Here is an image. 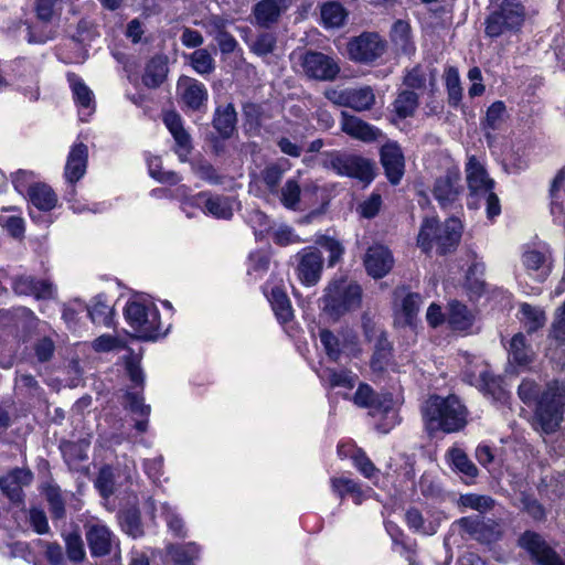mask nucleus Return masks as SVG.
I'll return each mask as SVG.
<instances>
[{
	"label": "nucleus",
	"instance_id": "f257e3e1",
	"mask_svg": "<svg viewBox=\"0 0 565 565\" xmlns=\"http://www.w3.org/2000/svg\"><path fill=\"white\" fill-rule=\"evenodd\" d=\"M539 392V385L531 380H523L518 391L525 404L536 403L535 424L542 431L550 434L563 422L565 387L555 381L547 385L540 398Z\"/></svg>",
	"mask_w": 565,
	"mask_h": 565
},
{
	"label": "nucleus",
	"instance_id": "f03ea898",
	"mask_svg": "<svg viewBox=\"0 0 565 565\" xmlns=\"http://www.w3.org/2000/svg\"><path fill=\"white\" fill-rule=\"evenodd\" d=\"M425 425L429 431H458L465 427L466 408L456 396H430L422 408Z\"/></svg>",
	"mask_w": 565,
	"mask_h": 565
},
{
	"label": "nucleus",
	"instance_id": "7ed1b4c3",
	"mask_svg": "<svg viewBox=\"0 0 565 565\" xmlns=\"http://www.w3.org/2000/svg\"><path fill=\"white\" fill-rule=\"evenodd\" d=\"M461 232L462 225L457 217L448 218L443 225L436 217H426L417 236V245L425 253L436 247L439 254H447L457 247Z\"/></svg>",
	"mask_w": 565,
	"mask_h": 565
},
{
	"label": "nucleus",
	"instance_id": "20e7f679",
	"mask_svg": "<svg viewBox=\"0 0 565 565\" xmlns=\"http://www.w3.org/2000/svg\"><path fill=\"white\" fill-rule=\"evenodd\" d=\"M125 318L136 337L142 340H156L161 332L159 310L149 299L135 297L125 307Z\"/></svg>",
	"mask_w": 565,
	"mask_h": 565
},
{
	"label": "nucleus",
	"instance_id": "39448f33",
	"mask_svg": "<svg viewBox=\"0 0 565 565\" xmlns=\"http://www.w3.org/2000/svg\"><path fill=\"white\" fill-rule=\"evenodd\" d=\"M362 301V289L353 281L339 279L331 281L322 298L323 310L332 317H340L355 310Z\"/></svg>",
	"mask_w": 565,
	"mask_h": 565
},
{
	"label": "nucleus",
	"instance_id": "423d86ee",
	"mask_svg": "<svg viewBox=\"0 0 565 565\" xmlns=\"http://www.w3.org/2000/svg\"><path fill=\"white\" fill-rule=\"evenodd\" d=\"M524 7L518 0H503L486 20V34L498 38L520 31L524 22Z\"/></svg>",
	"mask_w": 565,
	"mask_h": 565
},
{
	"label": "nucleus",
	"instance_id": "0eeeda50",
	"mask_svg": "<svg viewBox=\"0 0 565 565\" xmlns=\"http://www.w3.org/2000/svg\"><path fill=\"white\" fill-rule=\"evenodd\" d=\"M233 204L234 202L230 196L201 192L184 200L182 209L189 217L193 216V213L188 211V206H196L202 209L204 214L215 218L228 220L233 216Z\"/></svg>",
	"mask_w": 565,
	"mask_h": 565
},
{
	"label": "nucleus",
	"instance_id": "6e6552de",
	"mask_svg": "<svg viewBox=\"0 0 565 565\" xmlns=\"http://www.w3.org/2000/svg\"><path fill=\"white\" fill-rule=\"evenodd\" d=\"M302 72L318 81H332L340 73L338 61L321 52L309 51L300 56Z\"/></svg>",
	"mask_w": 565,
	"mask_h": 565
},
{
	"label": "nucleus",
	"instance_id": "1a4fd4ad",
	"mask_svg": "<svg viewBox=\"0 0 565 565\" xmlns=\"http://www.w3.org/2000/svg\"><path fill=\"white\" fill-rule=\"evenodd\" d=\"M296 275L300 282L307 287L316 286L322 274L323 258L316 247H305L296 254Z\"/></svg>",
	"mask_w": 565,
	"mask_h": 565
},
{
	"label": "nucleus",
	"instance_id": "9d476101",
	"mask_svg": "<svg viewBox=\"0 0 565 565\" xmlns=\"http://www.w3.org/2000/svg\"><path fill=\"white\" fill-rule=\"evenodd\" d=\"M348 55L355 62H372L385 51V42L377 33L364 32L348 43Z\"/></svg>",
	"mask_w": 565,
	"mask_h": 565
},
{
	"label": "nucleus",
	"instance_id": "9b49d317",
	"mask_svg": "<svg viewBox=\"0 0 565 565\" xmlns=\"http://www.w3.org/2000/svg\"><path fill=\"white\" fill-rule=\"evenodd\" d=\"M330 167L340 175L355 178L366 183L374 178L373 163L361 157L334 154L330 160Z\"/></svg>",
	"mask_w": 565,
	"mask_h": 565
},
{
	"label": "nucleus",
	"instance_id": "f8f14e48",
	"mask_svg": "<svg viewBox=\"0 0 565 565\" xmlns=\"http://www.w3.org/2000/svg\"><path fill=\"white\" fill-rule=\"evenodd\" d=\"M462 191L460 172L458 169H450L444 175L436 179L433 193L443 209L452 206Z\"/></svg>",
	"mask_w": 565,
	"mask_h": 565
},
{
	"label": "nucleus",
	"instance_id": "ddd939ff",
	"mask_svg": "<svg viewBox=\"0 0 565 565\" xmlns=\"http://www.w3.org/2000/svg\"><path fill=\"white\" fill-rule=\"evenodd\" d=\"M520 545L541 565H565L562 558L533 532H525L520 539Z\"/></svg>",
	"mask_w": 565,
	"mask_h": 565
},
{
	"label": "nucleus",
	"instance_id": "4468645a",
	"mask_svg": "<svg viewBox=\"0 0 565 565\" xmlns=\"http://www.w3.org/2000/svg\"><path fill=\"white\" fill-rule=\"evenodd\" d=\"M457 524L471 539L481 543H491L500 536L499 525L490 520L467 516L458 520Z\"/></svg>",
	"mask_w": 565,
	"mask_h": 565
},
{
	"label": "nucleus",
	"instance_id": "2eb2a0df",
	"mask_svg": "<svg viewBox=\"0 0 565 565\" xmlns=\"http://www.w3.org/2000/svg\"><path fill=\"white\" fill-rule=\"evenodd\" d=\"M466 178L471 198L478 199L493 189V181L488 177L486 169L475 157L468 159Z\"/></svg>",
	"mask_w": 565,
	"mask_h": 565
},
{
	"label": "nucleus",
	"instance_id": "dca6fc26",
	"mask_svg": "<svg viewBox=\"0 0 565 565\" xmlns=\"http://www.w3.org/2000/svg\"><path fill=\"white\" fill-rule=\"evenodd\" d=\"M381 162L392 184H397L404 174V156L396 142H387L381 148Z\"/></svg>",
	"mask_w": 565,
	"mask_h": 565
},
{
	"label": "nucleus",
	"instance_id": "f3484780",
	"mask_svg": "<svg viewBox=\"0 0 565 565\" xmlns=\"http://www.w3.org/2000/svg\"><path fill=\"white\" fill-rule=\"evenodd\" d=\"M394 259L390 249L383 245L371 246L364 258L366 271L373 278L384 277L393 267Z\"/></svg>",
	"mask_w": 565,
	"mask_h": 565
},
{
	"label": "nucleus",
	"instance_id": "a211bd4d",
	"mask_svg": "<svg viewBox=\"0 0 565 565\" xmlns=\"http://www.w3.org/2000/svg\"><path fill=\"white\" fill-rule=\"evenodd\" d=\"M288 9L286 0H260L253 8L255 23L262 28L276 24Z\"/></svg>",
	"mask_w": 565,
	"mask_h": 565
},
{
	"label": "nucleus",
	"instance_id": "6ab92c4d",
	"mask_svg": "<svg viewBox=\"0 0 565 565\" xmlns=\"http://www.w3.org/2000/svg\"><path fill=\"white\" fill-rule=\"evenodd\" d=\"M33 475L29 469L15 468L0 479V489L13 502L22 500V488L29 486Z\"/></svg>",
	"mask_w": 565,
	"mask_h": 565
},
{
	"label": "nucleus",
	"instance_id": "aec40b11",
	"mask_svg": "<svg viewBox=\"0 0 565 565\" xmlns=\"http://www.w3.org/2000/svg\"><path fill=\"white\" fill-rule=\"evenodd\" d=\"M177 89L186 107L196 110L207 100V90L199 81L184 76L178 81Z\"/></svg>",
	"mask_w": 565,
	"mask_h": 565
},
{
	"label": "nucleus",
	"instance_id": "412c9836",
	"mask_svg": "<svg viewBox=\"0 0 565 565\" xmlns=\"http://www.w3.org/2000/svg\"><path fill=\"white\" fill-rule=\"evenodd\" d=\"M88 149L83 142L75 143L67 156L64 175L67 182L74 184L81 180L87 168Z\"/></svg>",
	"mask_w": 565,
	"mask_h": 565
},
{
	"label": "nucleus",
	"instance_id": "4be33fe9",
	"mask_svg": "<svg viewBox=\"0 0 565 565\" xmlns=\"http://www.w3.org/2000/svg\"><path fill=\"white\" fill-rule=\"evenodd\" d=\"M407 525L415 532L433 535L437 532L444 515L441 512H427L424 515L419 510L412 508L405 514Z\"/></svg>",
	"mask_w": 565,
	"mask_h": 565
},
{
	"label": "nucleus",
	"instance_id": "5701e85b",
	"mask_svg": "<svg viewBox=\"0 0 565 565\" xmlns=\"http://www.w3.org/2000/svg\"><path fill=\"white\" fill-rule=\"evenodd\" d=\"M341 129L350 137L364 142L375 141L381 136L380 129L345 111H342Z\"/></svg>",
	"mask_w": 565,
	"mask_h": 565
},
{
	"label": "nucleus",
	"instance_id": "b1692460",
	"mask_svg": "<svg viewBox=\"0 0 565 565\" xmlns=\"http://www.w3.org/2000/svg\"><path fill=\"white\" fill-rule=\"evenodd\" d=\"M163 122L175 140L179 158L182 161L185 160L191 149V140L189 134L183 128L180 115L175 111H167L163 115Z\"/></svg>",
	"mask_w": 565,
	"mask_h": 565
},
{
	"label": "nucleus",
	"instance_id": "393cba45",
	"mask_svg": "<svg viewBox=\"0 0 565 565\" xmlns=\"http://www.w3.org/2000/svg\"><path fill=\"white\" fill-rule=\"evenodd\" d=\"M68 82L73 92L74 100L79 108L82 120H86L95 109V98L90 88L76 75H70Z\"/></svg>",
	"mask_w": 565,
	"mask_h": 565
},
{
	"label": "nucleus",
	"instance_id": "a878e982",
	"mask_svg": "<svg viewBox=\"0 0 565 565\" xmlns=\"http://www.w3.org/2000/svg\"><path fill=\"white\" fill-rule=\"evenodd\" d=\"M86 539L92 555L104 556L110 553L113 536L108 527L102 524L89 526Z\"/></svg>",
	"mask_w": 565,
	"mask_h": 565
},
{
	"label": "nucleus",
	"instance_id": "bb28decb",
	"mask_svg": "<svg viewBox=\"0 0 565 565\" xmlns=\"http://www.w3.org/2000/svg\"><path fill=\"white\" fill-rule=\"evenodd\" d=\"M551 212L554 218L561 222L565 213V167L559 169L550 186Z\"/></svg>",
	"mask_w": 565,
	"mask_h": 565
},
{
	"label": "nucleus",
	"instance_id": "cd10ccee",
	"mask_svg": "<svg viewBox=\"0 0 565 565\" xmlns=\"http://www.w3.org/2000/svg\"><path fill=\"white\" fill-rule=\"evenodd\" d=\"M447 321L452 330L468 332L473 326L475 315L466 305L454 300L449 303Z\"/></svg>",
	"mask_w": 565,
	"mask_h": 565
},
{
	"label": "nucleus",
	"instance_id": "c85d7f7f",
	"mask_svg": "<svg viewBox=\"0 0 565 565\" xmlns=\"http://www.w3.org/2000/svg\"><path fill=\"white\" fill-rule=\"evenodd\" d=\"M534 358L531 347L526 345L525 338L522 333H516L510 342L509 364L521 369L526 367Z\"/></svg>",
	"mask_w": 565,
	"mask_h": 565
},
{
	"label": "nucleus",
	"instance_id": "c756f323",
	"mask_svg": "<svg viewBox=\"0 0 565 565\" xmlns=\"http://www.w3.org/2000/svg\"><path fill=\"white\" fill-rule=\"evenodd\" d=\"M28 198L33 206L43 212L53 210L57 204L55 192L44 183L31 185L28 191Z\"/></svg>",
	"mask_w": 565,
	"mask_h": 565
},
{
	"label": "nucleus",
	"instance_id": "7c9ffc66",
	"mask_svg": "<svg viewBox=\"0 0 565 565\" xmlns=\"http://www.w3.org/2000/svg\"><path fill=\"white\" fill-rule=\"evenodd\" d=\"M321 21L327 29H338L344 25L349 12L337 1H328L320 7Z\"/></svg>",
	"mask_w": 565,
	"mask_h": 565
},
{
	"label": "nucleus",
	"instance_id": "2f4dec72",
	"mask_svg": "<svg viewBox=\"0 0 565 565\" xmlns=\"http://www.w3.org/2000/svg\"><path fill=\"white\" fill-rule=\"evenodd\" d=\"M266 292H268V300L271 303L277 319L281 322L289 321L294 313L290 300L285 290L276 286L268 291V287H266Z\"/></svg>",
	"mask_w": 565,
	"mask_h": 565
},
{
	"label": "nucleus",
	"instance_id": "473e14b6",
	"mask_svg": "<svg viewBox=\"0 0 565 565\" xmlns=\"http://www.w3.org/2000/svg\"><path fill=\"white\" fill-rule=\"evenodd\" d=\"M168 74L167 61L162 56L153 57L146 66L142 83L149 88L160 86Z\"/></svg>",
	"mask_w": 565,
	"mask_h": 565
},
{
	"label": "nucleus",
	"instance_id": "72a5a7b5",
	"mask_svg": "<svg viewBox=\"0 0 565 565\" xmlns=\"http://www.w3.org/2000/svg\"><path fill=\"white\" fill-rule=\"evenodd\" d=\"M448 459L452 467L466 478V482H469L478 475V469L468 456L459 448H451L448 451Z\"/></svg>",
	"mask_w": 565,
	"mask_h": 565
},
{
	"label": "nucleus",
	"instance_id": "f704fd0d",
	"mask_svg": "<svg viewBox=\"0 0 565 565\" xmlns=\"http://www.w3.org/2000/svg\"><path fill=\"white\" fill-rule=\"evenodd\" d=\"M236 122V113L234 107L228 104L225 107H218L214 117V127L221 134L222 137L228 138Z\"/></svg>",
	"mask_w": 565,
	"mask_h": 565
},
{
	"label": "nucleus",
	"instance_id": "c9c22d12",
	"mask_svg": "<svg viewBox=\"0 0 565 565\" xmlns=\"http://www.w3.org/2000/svg\"><path fill=\"white\" fill-rule=\"evenodd\" d=\"M323 382H328L331 387H343L351 390L358 380L351 371L326 369L319 374Z\"/></svg>",
	"mask_w": 565,
	"mask_h": 565
},
{
	"label": "nucleus",
	"instance_id": "e433bc0d",
	"mask_svg": "<svg viewBox=\"0 0 565 565\" xmlns=\"http://www.w3.org/2000/svg\"><path fill=\"white\" fill-rule=\"evenodd\" d=\"M348 107L363 111L370 109L375 103L373 89L369 86L360 88H349Z\"/></svg>",
	"mask_w": 565,
	"mask_h": 565
},
{
	"label": "nucleus",
	"instance_id": "4c0bfd02",
	"mask_svg": "<svg viewBox=\"0 0 565 565\" xmlns=\"http://www.w3.org/2000/svg\"><path fill=\"white\" fill-rule=\"evenodd\" d=\"M87 310L93 323L105 327L111 326L113 308L102 297L94 298Z\"/></svg>",
	"mask_w": 565,
	"mask_h": 565
},
{
	"label": "nucleus",
	"instance_id": "58836bf2",
	"mask_svg": "<svg viewBox=\"0 0 565 565\" xmlns=\"http://www.w3.org/2000/svg\"><path fill=\"white\" fill-rule=\"evenodd\" d=\"M392 41L404 54H412L415 46L411 41V26L407 22L398 20L392 28Z\"/></svg>",
	"mask_w": 565,
	"mask_h": 565
},
{
	"label": "nucleus",
	"instance_id": "ea45409f",
	"mask_svg": "<svg viewBox=\"0 0 565 565\" xmlns=\"http://www.w3.org/2000/svg\"><path fill=\"white\" fill-rule=\"evenodd\" d=\"M427 82L431 87L435 86L436 74L429 68L416 66L412 68L404 78V84L413 89H423L426 87Z\"/></svg>",
	"mask_w": 565,
	"mask_h": 565
},
{
	"label": "nucleus",
	"instance_id": "a19ab883",
	"mask_svg": "<svg viewBox=\"0 0 565 565\" xmlns=\"http://www.w3.org/2000/svg\"><path fill=\"white\" fill-rule=\"evenodd\" d=\"M445 85L448 93V103L457 107L462 98V88L460 85L459 72L456 67L449 66L444 73Z\"/></svg>",
	"mask_w": 565,
	"mask_h": 565
},
{
	"label": "nucleus",
	"instance_id": "79ce46f5",
	"mask_svg": "<svg viewBox=\"0 0 565 565\" xmlns=\"http://www.w3.org/2000/svg\"><path fill=\"white\" fill-rule=\"evenodd\" d=\"M331 488L334 493L343 498L345 494L353 497L356 503H360L363 497V491L358 482L349 478H332Z\"/></svg>",
	"mask_w": 565,
	"mask_h": 565
},
{
	"label": "nucleus",
	"instance_id": "37998d69",
	"mask_svg": "<svg viewBox=\"0 0 565 565\" xmlns=\"http://www.w3.org/2000/svg\"><path fill=\"white\" fill-rule=\"evenodd\" d=\"M418 106V96L412 90H403L394 102V109L398 117L406 118L414 114Z\"/></svg>",
	"mask_w": 565,
	"mask_h": 565
},
{
	"label": "nucleus",
	"instance_id": "c03bdc74",
	"mask_svg": "<svg viewBox=\"0 0 565 565\" xmlns=\"http://www.w3.org/2000/svg\"><path fill=\"white\" fill-rule=\"evenodd\" d=\"M458 504L459 507L484 513L493 508L494 501L491 497L488 495L468 493L460 495Z\"/></svg>",
	"mask_w": 565,
	"mask_h": 565
},
{
	"label": "nucleus",
	"instance_id": "a18cd8bd",
	"mask_svg": "<svg viewBox=\"0 0 565 565\" xmlns=\"http://www.w3.org/2000/svg\"><path fill=\"white\" fill-rule=\"evenodd\" d=\"M520 311L522 313V320L529 332H534L542 328L545 323L544 311L537 307H532L529 303H522Z\"/></svg>",
	"mask_w": 565,
	"mask_h": 565
},
{
	"label": "nucleus",
	"instance_id": "49530a36",
	"mask_svg": "<svg viewBox=\"0 0 565 565\" xmlns=\"http://www.w3.org/2000/svg\"><path fill=\"white\" fill-rule=\"evenodd\" d=\"M300 184L295 179H289L280 191V202L290 210H296L300 201Z\"/></svg>",
	"mask_w": 565,
	"mask_h": 565
},
{
	"label": "nucleus",
	"instance_id": "de8ad7c7",
	"mask_svg": "<svg viewBox=\"0 0 565 565\" xmlns=\"http://www.w3.org/2000/svg\"><path fill=\"white\" fill-rule=\"evenodd\" d=\"M422 305V298L418 294H408L402 302V318H398V323L412 326L414 319L417 316L419 307Z\"/></svg>",
	"mask_w": 565,
	"mask_h": 565
},
{
	"label": "nucleus",
	"instance_id": "09e8293b",
	"mask_svg": "<svg viewBox=\"0 0 565 565\" xmlns=\"http://www.w3.org/2000/svg\"><path fill=\"white\" fill-rule=\"evenodd\" d=\"M192 67L201 75L210 74L214 70V60L205 49H199L190 55Z\"/></svg>",
	"mask_w": 565,
	"mask_h": 565
},
{
	"label": "nucleus",
	"instance_id": "8fccbe9b",
	"mask_svg": "<svg viewBox=\"0 0 565 565\" xmlns=\"http://www.w3.org/2000/svg\"><path fill=\"white\" fill-rule=\"evenodd\" d=\"M0 225L14 238L24 236L25 222L21 216L0 214Z\"/></svg>",
	"mask_w": 565,
	"mask_h": 565
},
{
	"label": "nucleus",
	"instance_id": "3c124183",
	"mask_svg": "<svg viewBox=\"0 0 565 565\" xmlns=\"http://www.w3.org/2000/svg\"><path fill=\"white\" fill-rule=\"evenodd\" d=\"M355 468L367 479L374 480L377 478L380 471L373 462L365 456L364 452L356 450L351 455Z\"/></svg>",
	"mask_w": 565,
	"mask_h": 565
},
{
	"label": "nucleus",
	"instance_id": "603ef678",
	"mask_svg": "<svg viewBox=\"0 0 565 565\" xmlns=\"http://www.w3.org/2000/svg\"><path fill=\"white\" fill-rule=\"evenodd\" d=\"M158 510V508H154ZM159 510L161 514L164 516L166 522L169 529L179 536H183L185 534L183 521L179 515L173 511V509L168 503H160Z\"/></svg>",
	"mask_w": 565,
	"mask_h": 565
},
{
	"label": "nucleus",
	"instance_id": "864d4df0",
	"mask_svg": "<svg viewBox=\"0 0 565 565\" xmlns=\"http://www.w3.org/2000/svg\"><path fill=\"white\" fill-rule=\"evenodd\" d=\"M276 46V36L273 33L263 32L257 35L255 41L250 44V50L259 55L270 54Z\"/></svg>",
	"mask_w": 565,
	"mask_h": 565
},
{
	"label": "nucleus",
	"instance_id": "5fc2aeb1",
	"mask_svg": "<svg viewBox=\"0 0 565 565\" xmlns=\"http://www.w3.org/2000/svg\"><path fill=\"white\" fill-rule=\"evenodd\" d=\"M124 347L125 343L121 339L110 334H103L92 342V348L94 349V351L99 353L119 350L122 349Z\"/></svg>",
	"mask_w": 565,
	"mask_h": 565
},
{
	"label": "nucleus",
	"instance_id": "6e6d98bb",
	"mask_svg": "<svg viewBox=\"0 0 565 565\" xmlns=\"http://www.w3.org/2000/svg\"><path fill=\"white\" fill-rule=\"evenodd\" d=\"M45 497L50 504V511L55 519H62L65 513L64 501L61 497V490L56 487H49L45 490Z\"/></svg>",
	"mask_w": 565,
	"mask_h": 565
},
{
	"label": "nucleus",
	"instance_id": "4d7b16f0",
	"mask_svg": "<svg viewBox=\"0 0 565 565\" xmlns=\"http://www.w3.org/2000/svg\"><path fill=\"white\" fill-rule=\"evenodd\" d=\"M67 556L71 561L79 562L85 556L82 537L77 533H71L65 537Z\"/></svg>",
	"mask_w": 565,
	"mask_h": 565
},
{
	"label": "nucleus",
	"instance_id": "13d9d810",
	"mask_svg": "<svg viewBox=\"0 0 565 565\" xmlns=\"http://www.w3.org/2000/svg\"><path fill=\"white\" fill-rule=\"evenodd\" d=\"M317 243L329 252V266H333L342 257L344 248L339 241L329 236H321Z\"/></svg>",
	"mask_w": 565,
	"mask_h": 565
},
{
	"label": "nucleus",
	"instance_id": "bf43d9fd",
	"mask_svg": "<svg viewBox=\"0 0 565 565\" xmlns=\"http://www.w3.org/2000/svg\"><path fill=\"white\" fill-rule=\"evenodd\" d=\"M273 239L277 245L288 246L301 243L302 239L295 234L294 230L286 225H280L273 232Z\"/></svg>",
	"mask_w": 565,
	"mask_h": 565
},
{
	"label": "nucleus",
	"instance_id": "052dcab7",
	"mask_svg": "<svg viewBox=\"0 0 565 565\" xmlns=\"http://www.w3.org/2000/svg\"><path fill=\"white\" fill-rule=\"evenodd\" d=\"M169 555L179 565L190 564L196 557V550L193 545L171 546Z\"/></svg>",
	"mask_w": 565,
	"mask_h": 565
},
{
	"label": "nucleus",
	"instance_id": "680f3d73",
	"mask_svg": "<svg viewBox=\"0 0 565 565\" xmlns=\"http://www.w3.org/2000/svg\"><path fill=\"white\" fill-rule=\"evenodd\" d=\"M320 342L323 345L326 353L331 360H339L341 354L339 341L330 331L322 330L320 332Z\"/></svg>",
	"mask_w": 565,
	"mask_h": 565
},
{
	"label": "nucleus",
	"instance_id": "e2e57ef3",
	"mask_svg": "<svg viewBox=\"0 0 565 565\" xmlns=\"http://www.w3.org/2000/svg\"><path fill=\"white\" fill-rule=\"evenodd\" d=\"M282 174L284 170L277 164H270L263 170V180L270 192L277 191V186L282 178Z\"/></svg>",
	"mask_w": 565,
	"mask_h": 565
},
{
	"label": "nucleus",
	"instance_id": "0e129e2a",
	"mask_svg": "<svg viewBox=\"0 0 565 565\" xmlns=\"http://www.w3.org/2000/svg\"><path fill=\"white\" fill-rule=\"evenodd\" d=\"M505 106L502 102L493 103L487 110V125L491 129H497L502 122Z\"/></svg>",
	"mask_w": 565,
	"mask_h": 565
},
{
	"label": "nucleus",
	"instance_id": "69168bd1",
	"mask_svg": "<svg viewBox=\"0 0 565 565\" xmlns=\"http://www.w3.org/2000/svg\"><path fill=\"white\" fill-rule=\"evenodd\" d=\"M354 404L361 407H370L375 403V394L367 384H360L354 397Z\"/></svg>",
	"mask_w": 565,
	"mask_h": 565
},
{
	"label": "nucleus",
	"instance_id": "338daca9",
	"mask_svg": "<svg viewBox=\"0 0 565 565\" xmlns=\"http://www.w3.org/2000/svg\"><path fill=\"white\" fill-rule=\"evenodd\" d=\"M55 345L50 338L40 339L34 345L35 356L40 362L49 361L54 353Z\"/></svg>",
	"mask_w": 565,
	"mask_h": 565
},
{
	"label": "nucleus",
	"instance_id": "774afa93",
	"mask_svg": "<svg viewBox=\"0 0 565 565\" xmlns=\"http://www.w3.org/2000/svg\"><path fill=\"white\" fill-rule=\"evenodd\" d=\"M35 277L30 275L18 276L13 281V290L19 295L33 296Z\"/></svg>",
	"mask_w": 565,
	"mask_h": 565
}]
</instances>
